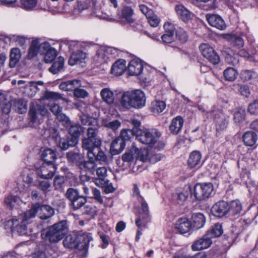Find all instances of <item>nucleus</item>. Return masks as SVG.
<instances>
[{
	"label": "nucleus",
	"instance_id": "obj_18",
	"mask_svg": "<svg viewBox=\"0 0 258 258\" xmlns=\"http://www.w3.org/2000/svg\"><path fill=\"white\" fill-rule=\"evenodd\" d=\"M211 212L214 216L219 218L227 215L228 214V203L223 201L216 203L212 207Z\"/></svg>",
	"mask_w": 258,
	"mask_h": 258
},
{
	"label": "nucleus",
	"instance_id": "obj_42",
	"mask_svg": "<svg viewBox=\"0 0 258 258\" xmlns=\"http://www.w3.org/2000/svg\"><path fill=\"white\" fill-rule=\"evenodd\" d=\"M191 196L194 197L195 200L201 201L205 199L203 189L201 183L196 184L192 191L191 190Z\"/></svg>",
	"mask_w": 258,
	"mask_h": 258
},
{
	"label": "nucleus",
	"instance_id": "obj_13",
	"mask_svg": "<svg viewBox=\"0 0 258 258\" xmlns=\"http://www.w3.org/2000/svg\"><path fill=\"white\" fill-rule=\"evenodd\" d=\"M206 114L207 118L213 117L214 118L216 122L217 131H222L226 128L227 121L225 116L221 111L219 110H215L207 112Z\"/></svg>",
	"mask_w": 258,
	"mask_h": 258
},
{
	"label": "nucleus",
	"instance_id": "obj_29",
	"mask_svg": "<svg viewBox=\"0 0 258 258\" xmlns=\"http://www.w3.org/2000/svg\"><path fill=\"white\" fill-rule=\"evenodd\" d=\"M183 122V119L181 116L174 117L172 119L169 126L170 131L173 134H177L181 130Z\"/></svg>",
	"mask_w": 258,
	"mask_h": 258
},
{
	"label": "nucleus",
	"instance_id": "obj_6",
	"mask_svg": "<svg viewBox=\"0 0 258 258\" xmlns=\"http://www.w3.org/2000/svg\"><path fill=\"white\" fill-rule=\"evenodd\" d=\"M133 196L136 198L138 202L141 206V210L142 214L140 212L139 217L136 221V224L139 228L141 227L142 225V220H144L148 217L149 214V207L148 204L144 200V198L140 196L139 189L137 185H134Z\"/></svg>",
	"mask_w": 258,
	"mask_h": 258
},
{
	"label": "nucleus",
	"instance_id": "obj_21",
	"mask_svg": "<svg viewBox=\"0 0 258 258\" xmlns=\"http://www.w3.org/2000/svg\"><path fill=\"white\" fill-rule=\"evenodd\" d=\"M87 59V54L82 51H74L72 52L69 60V63L71 66L80 64L84 66Z\"/></svg>",
	"mask_w": 258,
	"mask_h": 258
},
{
	"label": "nucleus",
	"instance_id": "obj_53",
	"mask_svg": "<svg viewBox=\"0 0 258 258\" xmlns=\"http://www.w3.org/2000/svg\"><path fill=\"white\" fill-rule=\"evenodd\" d=\"M22 201L17 196H10L7 197L5 200L6 204L11 208H17L18 205H20V203Z\"/></svg>",
	"mask_w": 258,
	"mask_h": 258
},
{
	"label": "nucleus",
	"instance_id": "obj_49",
	"mask_svg": "<svg viewBox=\"0 0 258 258\" xmlns=\"http://www.w3.org/2000/svg\"><path fill=\"white\" fill-rule=\"evenodd\" d=\"M191 191V189L189 186L179 191L177 195V201L178 204H182L187 199L189 193Z\"/></svg>",
	"mask_w": 258,
	"mask_h": 258
},
{
	"label": "nucleus",
	"instance_id": "obj_19",
	"mask_svg": "<svg viewBox=\"0 0 258 258\" xmlns=\"http://www.w3.org/2000/svg\"><path fill=\"white\" fill-rule=\"evenodd\" d=\"M53 250L49 245L41 243L33 253L34 258H47L53 254Z\"/></svg>",
	"mask_w": 258,
	"mask_h": 258
},
{
	"label": "nucleus",
	"instance_id": "obj_48",
	"mask_svg": "<svg viewBox=\"0 0 258 258\" xmlns=\"http://www.w3.org/2000/svg\"><path fill=\"white\" fill-rule=\"evenodd\" d=\"M65 247L76 249V234L68 235L63 241Z\"/></svg>",
	"mask_w": 258,
	"mask_h": 258
},
{
	"label": "nucleus",
	"instance_id": "obj_2",
	"mask_svg": "<svg viewBox=\"0 0 258 258\" xmlns=\"http://www.w3.org/2000/svg\"><path fill=\"white\" fill-rule=\"evenodd\" d=\"M68 232L67 223L61 221L42 231L41 236L50 242H56L64 236Z\"/></svg>",
	"mask_w": 258,
	"mask_h": 258
},
{
	"label": "nucleus",
	"instance_id": "obj_5",
	"mask_svg": "<svg viewBox=\"0 0 258 258\" xmlns=\"http://www.w3.org/2000/svg\"><path fill=\"white\" fill-rule=\"evenodd\" d=\"M57 98H42L40 101H42L43 103H48L50 110L56 116L58 120L62 122L67 127L71 124L69 118L64 114L61 113V109L58 105L55 103L56 100L53 99Z\"/></svg>",
	"mask_w": 258,
	"mask_h": 258
},
{
	"label": "nucleus",
	"instance_id": "obj_4",
	"mask_svg": "<svg viewBox=\"0 0 258 258\" xmlns=\"http://www.w3.org/2000/svg\"><path fill=\"white\" fill-rule=\"evenodd\" d=\"M92 236L89 233L79 231L76 234V249L80 258L85 257L88 252V247Z\"/></svg>",
	"mask_w": 258,
	"mask_h": 258
},
{
	"label": "nucleus",
	"instance_id": "obj_16",
	"mask_svg": "<svg viewBox=\"0 0 258 258\" xmlns=\"http://www.w3.org/2000/svg\"><path fill=\"white\" fill-rule=\"evenodd\" d=\"M143 70V62L138 58H135L129 62L127 72L130 76H138L141 75Z\"/></svg>",
	"mask_w": 258,
	"mask_h": 258
},
{
	"label": "nucleus",
	"instance_id": "obj_46",
	"mask_svg": "<svg viewBox=\"0 0 258 258\" xmlns=\"http://www.w3.org/2000/svg\"><path fill=\"white\" fill-rule=\"evenodd\" d=\"M102 124L103 126L115 131L120 127L121 122L117 119L112 121L103 119L102 121Z\"/></svg>",
	"mask_w": 258,
	"mask_h": 258
},
{
	"label": "nucleus",
	"instance_id": "obj_60",
	"mask_svg": "<svg viewBox=\"0 0 258 258\" xmlns=\"http://www.w3.org/2000/svg\"><path fill=\"white\" fill-rule=\"evenodd\" d=\"M201 185L202 186L205 199L209 198L214 189L213 184L211 183H204L201 184Z\"/></svg>",
	"mask_w": 258,
	"mask_h": 258
},
{
	"label": "nucleus",
	"instance_id": "obj_28",
	"mask_svg": "<svg viewBox=\"0 0 258 258\" xmlns=\"http://www.w3.org/2000/svg\"><path fill=\"white\" fill-rule=\"evenodd\" d=\"M134 10L128 6L123 7L120 13V18L122 22L126 23H132L134 22L133 18Z\"/></svg>",
	"mask_w": 258,
	"mask_h": 258
},
{
	"label": "nucleus",
	"instance_id": "obj_26",
	"mask_svg": "<svg viewBox=\"0 0 258 258\" xmlns=\"http://www.w3.org/2000/svg\"><path fill=\"white\" fill-rule=\"evenodd\" d=\"M114 93V96H120V97H145V94L141 89L131 90L123 91L121 89H116Z\"/></svg>",
	"mask_w": 258,
	"mask_h": 258
},
{
	"label": "nucleus",
	"instance_id": "obj_43",
	"mask_svg": "<svg viewBox=\"0 0 258 258\" xmlns=\"http://www.w3.org/2000/svg\"><path fill=\"white\" fill-rule=\"evenodd\" d=\"M257 136L256 134L252 132H248L245 133L243 136V140L247 146H252L256 142Z\"/></svg>",
	"mask_w": 258,
	"mask_h": 258
},
{
	"label": "nucleus",
	"instance_id": "obj_9",
	"mask_svg": "<svg viewBox=\"0 0 258 258\" xmlns=\"http://www.w3.org/2000/svg\"><path fill=\"white\" fill-rule=\"evenodd\" d=\"M48 111L44 106L37 104H33L29 111L30 120L31 122L39 124L42 120V117L47 116Z\"/></svg>",
	"mask_w": 258,
	"mask_h": 258
},
{
	"label": "nucleus",
	"instance_id": "obj_64",
	"mask_svg": "<svg viewBox=\"0 0 258 258\" xmlns=\"http://www.w3.org/2000/svg\"><path fill=\"white\" fill-rule=\"evenodd\" d=\"M248 110L251 114H258V101L255 100L249 105Z\"/></svg>",
	"mask_w": 258,
	"mask_h": 258
},
{
	"label": "nucleus",
	"instance_id": "obj_25",
	"mask_svg": "<svg viewBox=\"0 0 258 258\" xmlns=\"http://www.w3.org/2000/svg\"><path fill=\"white\" fill-rule=\"evenodd\" d=\"M126 69V61L123 59H119L112 64L111 73L114 76H119L123 74Z\"/></svg>",
	"mask_w": 258,
	"mask_h": 258
},
{
	"label": "nucleus",
	"instance_id": "obj_11",
	"mask_svg": "<svg viewBox=\"0 0 258 258\" xmlns=\"http://www.w3.org/2000/svg\"><path fill=\"white\" fill-rule=\"evenodd\" d=\"M43 82L42 81H30L27 84L21 86L20 91L22 94L28 96L29 97H33L36 95L37 92L40 90L39 86L42 87Z\"/></svg>",
	"mask_w": 258,
	"mask_h": 258
},
{
	"label": "nucleus",
	"instance_id": "obj_55",
	"mask_svg": "<svg viewBox=\"0 0 258 258\" xmlns=\"http://www.w3.org/2000/svg\"><path fill=\"white\" fill-rule=\"evenodd\" d=\"M37 0H21L22 7L25 10H33L37 6Z\"/></svg>",
	"mask_w": 258,
	"mask_h": 258
},
{
	"label": "nucleus",
	"instance_id": "obj_40",
	"mask_svg": "<svg viewBox=\"0 0 258 258\" xmlns=\"http://www.w3.org/2000/svg\"><path fill=\"white\" fill-rule=\"evenodd\" d=\"M41 157L44 162V163L53 164L56 158V154L51 149H46L43 151Z\"/></svg>",
	"mask_w": 258,
	"mask_h": 258
},
{
	"label": "nucleus",
	"instance_id": "obj_3",
	"mask_svg": "<svg viewBox=\"0 0 258 258\" xmlns=\"http://www.w3.org/2000/svg\"><path fill=\"white\" fill-rule=\"evenodd\" d=\"M160 133L156 130L138 129L137 139L142 144L150 147L153 146L159 140Z\"/></svg>",
	"mask_w": 258,
	"mask_h": 258
},
{
	"label": "nucleus",
	"instance_id": "obj_37",
	"mask_svg": "<svg viewBox=\"0 0 258 258\" xmlns=\"http://www.w3.org/2000/svg\"><path fill=\"white\" fill-rule=\"evenodd\" d=\"M89 160L85 161L82 164V166L85 169L90 173H93L95 171L96 164L95 163V154L94 153H88Z\"/></svg>",
	"mask_w": 258,
	"mask_h": 258
},
{
	"label": "nucleus",
	"instance_id": "obj_45",
	"mask_svg": "<svg viewBox=\"0 0 258 258\" xmlns=\"http://www.w3.org/2000/svg\"><path fill=\"white\" fill-rule=\"evenodd\" d=\"M82 131V127L80 125L78 124L71 125L69 128V134L71 136V139L73 140L75 139L76 143H78V139Z\"/></svg>",
	"mask_w": 258,
	"mask_h": 258
},
{
	"label": "nucleus",
	"instance_id": "obj_61",
	"mask_svg": "<svg viewBox=\"0 0 258 258\" xmlns=\"http://www.w3.org/2000/svg\"><path fill=\"white\" fill-rule=\"evenodd\" d=\"M77 144V143H76V140L75 139L73 140L71 139L68 141L61 140L59 142V146L62 150H66L70 147L75 146Z\"/></svg>",
	"mask_w": 258,
	"mask_h": 258
},
{
	"label": "nucleus",
	"instance_id": "obj_62",
	"mask_svg": "<svg viewBox=\"0 0 258 258\" xmlns=\"http://www.w3.org/2000/svg\"><path fill=\"white\" fill-rule=\"evenodd\" d=\"M66 196L71 202H73L80 196L77 190L74 188H69L67 191Z\"/></svg>",
	"mask_w": 258,
	"mask_h": 258
},
{
	"label": "nucleus",
	"instance_id": "obj_59",
	"mask_svg": "<svg viewBox=\"0 0 258 258\" xmlns=\"http://www.w3.org/2000/svg\"><path fill=\"white\" fill-rule=\"evenodd\" d=\"M175 38L181 43H184L187 40V35L183 29L179 28L176 32Z\"/></svg>",
	"mask_w": 258,
	"mask_h": 258
},
{
	"label": "nucleus",
	"instance_id": "obj_41",
	"mask_svg": "<svg viewBox=\"0 0 258 258\" xmlns=\"http://www.w3.org/2000/svg\"><path fill=\"white\" fill-rule=\"evenodd\" d=\"M241 79L246 81H251V83H254L257 81V75L256 73L249 70H244L241 73Z\"/></svg>",
	"mask_w": 258,
	"mask_h": 258
},
{
	"label": "nucleus",
	"instance_id": "obj_44",
	"mask_svg": "<svg viewBox=\"0 0 258 258\" xmlns=\"http://www.w3.org/2000/svg\"><path fill=\"white\" fill-rule=\"evenodd\" d=\"M63 58L62 57H58L49 69V71L53 74H56L63 69Z\"/></svg>",
	"mask_w": 258,
	"mask_h": 258
},
{
	"label": "nucleus",
	"instance_id": "obj_57",
	"mask_svg": "<svg viewBox=\"0 0 258 258\" xmlns=\"http://www.w3.org/2000/svg\"><path fill=\"white\" fill-rule=\"evenodd\" d=\"M245 115V109L242 108H237L234 113V119L237 122H239L244 120Z\"/></svg>",
	"mask_w": 258,
	"mask_h": 258
},
{
	"label": "nucleus",
	"instance_id": "obj_12",
	"mask_svg": "<svg viewBox=\"0 0 258 258\" xmlns=\"http://www.w3.org/2000/svg\"><path fill=\"white\" fill-rule=\"evenodd\" d=\"M121 105L125 108L140 109L146 105V98H121Z\"/></svg>",
	"mask_w": 258,
	"mask_h": 258
},
{
	"label": "nucleus",
	"instance_id": "obj_20",
	"mask_svg": "<svg viewBox=\"0 0 258 258\" xmlns=\"http://www.w3.org/2000/svg\"><path fill=\"white\" fill-rule=\"evenodd\" d=\"M211 237L206 234L202 238L196 240L191 245L194 251L201 250L208 248L212 244Z\"/></svg>",
	"mask_w": 258,
	"mask_h": 258
},
{
	"label": "nucleus",
	"instance_id": "obj_22",
	"mask_svg": "<svg viewBox=\"0 0 258 258\" xmlns=\"http://www.w3.org/2000/svg\"><path fill=\"white\" fill-rule=\"evenodd\" d=\"M175 11L178 17L184 22H188L193 17L192 12L182 5L176 6Z\"/></svg>",
	"mask_w": 258,
	"mask_h": 258
},
{
	"label": "nucleus",
	"instance_id": "obj_32",
	"mask_svg": "<svg viewBox=\"0 0 258 258\" xmlns=\"http://www.w3.org/2000/svg\"><path fill=\"white\" fill-rule=\"evenodd\" d=\"M192 226L193 228L199 229L204 226L206 222L204 215L200 213H194L191 217Z\"/></svg>",
	"mask_w": 258,
	"mask_h": 258
},
{
	"label": "nucleus",
	"instance_id": "obj_36",
	"mask_svg": "<svg viewBox=\"0 0 258 258\" xmlns=\"http://www.w3.org/2000/svg\"><path fill=\"white\" fill-rule=\"evenodd\" d=\"M202 154L198 151H192L188 159V165L191 168H194L199 165L201 162Z\"/></svg>",
	"mask_w": 258,
	"mask_h": 258
},
{
	"label": "nucleus",
	"instance_id": "obj_33",
	"mask_svg": "<svg viewBox=\"0 0 258 258\" xmlns=\"http://www.w3.org/2000/svg\"><path fill=\"white\" fill-rule=\"evenodd\" d=\"M107 169L104 167H99L96 169V175L98 176V178L96 179L95 181L96 185L103 186L107 183L106 181L105 180L107 176Z\"/></svg>",
	"mask_w": 258,
	"mask_h": 258
},
{
	"label": "nucleus",
	"instance_id": "obj_63",
	"mask_svg": "<svg viewBox=\"0 0 258 258\" xmlns=\"http://www.w3.org/2000/svg\"><path fill=\"white\" fill-rule=\"evenodd\" d=\"M68 45L70 50L77 51H80L79 49L81 48L82 44L78 41L72 40L68 42Z\"/></svg>",
	"mask_w": 258,
	"mask_h": 258
},
{
	"label": "nucleus",
	"instance_id": "obj_52",
	"mask_svg": "<svg viewBox=\"0 0 258 258\" xmlns=\"http://www.w3.org/2000/svg\"><path fill=\"white\" fill-rule=\"evenodd\" d=\"M224 76L226 80L233 81L236 79L237 76L236 71L232 68H228L224 71Z\"/></svg>",
	"mask_w": 258,
	"mask_h": 258
},
{
	"label": "nucleus",
	"instance_id": "obj_14",
	"mask_svg": "<svg viewBox=\"0 0 258 258\" xmlns=\"http://www.w3.org/2000/svg\"><path fill=\"white\" fill-rule=\"evenodd\" d=\"M49 43L48 42H45L40 43L37 40L32 41L28 52L29 58L34 57L39 52L43 53L45 50L49 48Z\"/></svg>",
	"mask_w": 258,
	"mask_h": 258
},
{
	"label": "nucleus",
	"instance_id": "obj_58",
	"mask_svg": "<svg viewBox=\"0 0 258 258\" xmlns=\"http://www.w3.org/2000/svg\"><path fill=\"white\" fill-rule=\"evenodd\" d=\"M1 108L3 112L6 114L9 113L11 111L12 103L8 101L6 98H1L0 99Z\"/></svg>",
	"mask_w": 258,
	"mask_h": 258
},
{
	"label": "nucleus",
	"instance_id": "obj_10",
	"mask_svg": "<svg viewBox=\"0 0 258 258\" xmlns=\"http://www.w3.org/2000/svg\"><path fill=\"white\" fill-rule=\"evenodd\" d=\"M200 49L203 56L213 64H218L220 58L213 47L209 44L204 43L200 46Z\"/></svg>",
	"mask_w": 258,
	"mask_h": 258
},
{
	"label": "nucleus",
	"instance_id": "obj_1",
	"mask_svg": "<svg viewBox=\"0 0 258 258\" xmlns=\"http://www.w3.org/2000/svg\"><path fill=\"white\" fill-rule=\"evenodd\" d=\"M54 213V209L50 206L36 204L29 210L6 221L4 228L8 232L26 235L28 234V224L37 214L41 219H47L53 216Z\"/></svg>",
	"mask_w": 258,
	"mask_h": 258
},
{
	"label": "nucleus",
	"instance_id": "obj_56",
	"mask_svg": "<svg viewBox=\"0 0 258 258\" xmlns=\"http://www.w3.org/2000/svg\"><path fill=\"white\" fill-rule=\"evenodd\" d=\"M86 202V199L84 197L79 196L72 202V205L74 210H78L81 208Z\"/></svg>",
	"mask_w": 258,
	"mask_h": 258
},
{
	"label": "nucleus",
	"instance_id": "obj_8",
	"mask_svg": "<svg viewBox=\"0 0 258 258\" xmlns=\"http://www.w3.org/2000/svg\"><path fill=\"white\" fill-rule=\"evenodd\" d=\"M118 54V50L115 48L107 46L101 47L97 51V60L102 63L106 62Z\"/></svg>",
	"mask_w": 258,
	"mask_h": 258
},
{
	"label": "nucleus",
	"instance_id": "obj_31",
	"mask_svg": "<svg viewBox=\"0 0 258 258\" xmlns=\"http://www.w3.org/2000/svg\"><path fill=\"white\" fill-rule=\"evenodd\" d=\"M166 104L164 101L155 99L151 102L150 110L154 115H158L165 108Z\"/></svg>",
	"mask_w": 258,
	"mask_h": 258
},
{
	"label": "nucleus",
	"instance_id": "obj_30",
	"mask_svg": "<svg viewBox=\"0 0 258 258\" xmlns=\"http://www.w3.org/2000/svg\"><path fill=\"white\" fill-rule=\"evenodd\" d=\"M125 143L120 138L118 137L114 139L111 145L110 151L112 154L116 155L119 154L124 148Z\"/></svg>",
	"mask_w": 258,
	"mask_h": 258
},
{
	"label": "nucleus",
	"instance_id": "obj_34",
	"mask_svg": "<svg viewBox=\"0 0 258 258\" xmlns=\"http://www.w3.org/2000/svg\"><path fill=\"white\" fill-rule=\"evenodd\" d=\"M13 106L17 111L21 114L25 113L27 110V101L23 98H17L11 100Z\"/></svg>",
	"mask_w": 258,
	"mask_h": 258
},
{
	"label": "nucleus",
	"instance_id": "obj_27",
	"mask_svg": "<svg viewBox=\"0 0 258 258\" xmlns=\"http://www.w3.org/2000/svg\"><path fill=\"white\" fill-rule=\"evenodd\" d=\"M222 36L224 39L230 42L233 46L237 48L242 47L244 45V41L239 36L232 34H223Z\"/></svg>",
	"mask_w": 258,
	"mask_h": 258
},
{
	"label": "nucleus",
	"instance_id": "obj_35",
	"mask_svg": "<svg viewBox=\"0 0 258 258\" xmlns=\"http://www.w3.org/2000/svg\"><path fill=\"white\" fill-rule=\"evenodd\" d=\"M242 209V204L238 200H234L228 204V212L229 215L234 216L239 214Z\"/></svg>",
	"mask_w": 258,
	"mask_h": 258
},
{
	"label": "nucleus",
	"instance_id": "obj_23",
	"mask_svg": "<svg viewBox=\"0 0 258 258\" xmlns=\"http://www.w3.org/2000/svg\"><path fill=\"white\" fill-rule=\"evenodd\" d=\"M175 227L181 234L188 232L192 227L191 222L185 218H179L176 222Z\"/></svg>",
	"mask_w": 258,
	"mask_h": 258
},
{
	"label": "nucleus",
	"instance_id": "obj_17",
	"mask_svg": "<svg viewBox=\"0 0 258 258\" xmlns=\"http://www.w3.org/2000/svg\"><path fill=\"white\" fill-rule=\"evenodd\" d=\"M206 17L208 23L211 26L220 30L226 29V25L220 16L215 14H207Z\"/></svg>",
	"mask_w": 258,
	"mask_h": 258
},
{
	"label": "nucleus",
	"instance_id": "obj_50",
	"mask_svg": "<svg viewBox=\"0 0 258 258\" xmlns=\"http://www.w3.org/2000/svg\"><path fill=\"white\" fill-rule=\"evenodd\" d=\"M223 233L222 226L220 224H216L209 231L207 234L212 238L213 237H219Z\"/></svg>",
	"mask_w": 258,
	"mask_h": 258
},
{
	"label": "nucleus",
	"instance_id": "obj_38",
	"mask_svg": "<svg viewBox=\"0 0 258 258\" xmlns=\"http://www.w3.org/2000/svg\"><path fill=\"white\" fill-rule=\"evenodd\" d=\"M21 58L20 50L18 48L11 49L10 54L9 66L10 68H14Z\"/></svg>",
	"mask_w": 258,
	"mask_h": 258
},
{
	"label": "nucleus",
	"instance_id": "obj_54",
	"mask_svg": "<svg viewBox=\"0 0 258 258\" xmlns=\"http://www.w3.org/2000/svg\"><path fill=\"white\" fill-rule=\"evenodd\" d=\"M146 18L148 19V23L152 27H157L160 23V19L157 16L155 15L153 11H150L148 16Z\"/></svg>",
	"mask_w": 258,
	"mask_h": 258
},
{
	"label": "nucleus",
	"instance_id": "obj_39",
	"mask_svg": "<svg viewBox=\"0 0 258 258\" xmlns=\"http://www.w3.org/2000/svg\"><path fill=\"white\" fill-rule=\"evenodd\" d=\"M80 85L79 80H74L62 82L59 86L60 89L64 91L75 90V88Z\"/></svg>",
	"mask_w": 258,
	"mask_h": 258
},
{
	"label": "nucleus",
	"instance_id": "obj_51",
	"mask_svg": "<svg viewBox=\"0 0 258 258\" xmlns=\"http://www.w3.org/2000/svg\"><path fill=\"white\" fill-rule=\"evenodd\" d=\"M45 51H46L44 57V60L45 62H51L56 56V50L54 48L51 47L49 45V48H47Z\"/></svg>",
	"mask_w": 258,
	"mask_h": 258
},
{
	"label": "nucleus",
	"instance_id": "obj_7",
	"mask_svg": "<svg viewBox=\"0 0 258 258\" xmlns=\"http://www.w3.org/2000/svg\"><path fill=\"white\" fill-rule=\"evenodd\" d=\"M148 154V150L147 149H139L133 146L130 152L124 154L122 155V159L125 162H130L134 159H138L142 162H146L147 160Z\"/></svg>",
	"mask_w": 258,
	"mask_h": 258
},
{
	"label": "nucleus",
	"instance_id": "obj_47",
	"mask_svg": "<svg viewBox=\"0 0 258 258\" xmlns=\"http://www.w3.org/2000/svg\"><path fill=\"white\" fill-rule=\"evenodd\" d=\"M138 128H133V130H122L120 132V137L123 141H128L130 140L133 136H137V131Z\"/></svg>",
	"mask_w": 258,
	"mask_h": 258
},
{
	"label": "nucleus",
	"instance_id": "obj_24",
	"mask_svg": "<svg viewBox=\"0 0 258 258\" xmlns=\"http://www.w3.org/2000/svg\"><path fill=\"white\" fill-rule=\"evenodd\" d=\"M101 144L100 139H91L85 138L83 140L82 147L84 149L87 151V154L93 153V150L94 148H98Z\"/></svg>",
	"mask_w": 258,
	"mask_h": 258
},
{
	"label": "nucleus",
	"instance_id": "obj_15",
	"mask_svg": "<svg viewBox=\"0 0 258 258\" xmlns=\"http://www.w3.org/2000/svg\"><path fill=\"white\" fill-rule=\"evenodd\" d=\"M56 169V167L53 164L43 163L37 169V174L42 178L50 179L54 176Z\"/></svg>",
	"mask_w": 258,
	"mask_h": 258
}]
</instances>
